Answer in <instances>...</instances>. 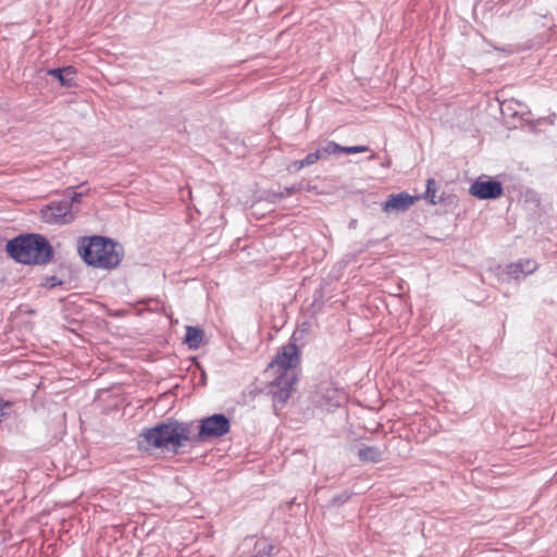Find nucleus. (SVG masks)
Here are the masks:
<instances>
[{"label": "nucleus", "instance_id": "3", "mask_svg": "<svg viewBox=\"0 0 557 557\" xmlns=\"http://www.w3.org/2000/svg\"><path fill=\"white\" fill-rule=\"evenodd\" d=\"M7 251L17 262L42 264L52 257V248L41 235L20 236L7 244Z\"/></svg>", "mask_w": 557, "mask_h": 557}, {"label": "nucleus", "instance_id": "4", "mask_svg": "<svg viewBox=\"0 0 557 557\" xmlns=\"http://www.w3.org/2000/svg\"><path fill=\"white\" fill-rule=\"evenodd\" d=\"M78 249L84 261L96 268L112 269L121 262L120 247L100 236L82 239Z\"/></svg>", "mask_w": 557, "mask_h": 557}, {"label": "nucleus", "instance_id": "17", "mask_svg": "<svg viewBox=\"0 0 557 557\" xmlns=\"http://www.w3.org/2000/svg\"><path fill=\"white\" fill-rule=\"evenodd\" d=\"M330 395V399L333 400V406H338L341 404V400H342V396L338 395V393L335 391V389H329L327 391Z\"/></svg>", "mask_w": 557, "mask_h": 557}, {"label": "nucleus", "instance_id": "12", "mask_svg": "<svg viewBox=\"0 0 557 557\" xmlns=\"http://www.w3.org/2000/svg\"><path fill=\"white\" fill-rule=\"evenodd\" d=\"M360 460L367 462H379L382 460V451L374 446L360 448L358 451Z\"/></svg>", "mask_w": 557, "mask_h": 557}, {"label": "nucleus", "instance_id": "24", "mask_svg": "<svg viewBox=\"0 0 557 557\" xmlns=\"http://www.w3.org/2000/svg\"><path fill=\"white\" fill-rule=\"evenodd\" d=\"M82 193H83V196L88 195V190H83Z\"/></svg>", "mask_w": 557, "mask_h": 557}, {"label": "nucleus", "instance_id": "21", "mask_svg": "<svg viewBox=\"0 0 557 557\" xmlns=\"http://www.w3.org/2000/svg\"><path fill=\"white\" fill-rule=\"evenodd\" d=\"M331 148L333 149L334 154L338 153V152H343V149H345V147H343V146H341V145H338V144H336L334 141L332 143Z\"/></svg>", "mask_w": 557, "mask_h": 557}, {"label": "nucleus", "instance_id": "9", "mask_svg": "<svg viewBox=\"0 0 557 557\" xmlns=\"http://www.w3.org/2000/svg\"><path fill=\"white\" fill-rule=\"evenodd\" d=\"M47 74L55 77L63 87H73L76 85V70L73 66H65L62 69H51Z\"/></svg>", "mask_w": 557, "mask_h": 557}, {"label": "nucleus", "instance_id": "14", "mask_svg": "<svg viewBox=\"0 0 557 557\" xmlns=\"http://www.w3.org/2000/svg\"><path fill=\"white\" fill-rule=\"evenodd\" d=\"M321 152H319V150H315L314 152H310L306 156V158L304 159L305 161V164L307 166L311 165V164H314L317 161L321 160Z\"/></svg>", "mask_w": 557, "mask_h": 557}, {"label": "nucleus", "instance_id": "1", "mask_svg": "<svg viewBox=\"0 0 557 557\" xmlns=\"http://www.w3.org/2000/svg\"><path fill=\"white\" fill-rule=\"evenodd\" d=\"M299 363L298 347L294 343L284 345L265 370L270 380V393L276 404L284 405L296 382V367Z\"/></svg>", "mask_w": 557, "mask_h": 557}, {"label": "nucleus", "instance_id": "16", "mask_svg": "<svg viewBox=\"0 0 557 557\" xmlns=\"http://www.w3.org/2000/svg\"><path fill=\"white\" fill-rule=\"evenodd\" d=\"M332 143H333V141H329L325 146H323L322 148L318 149V150H319V152H321V158H322V159L327 158L330 154H334V151H333V149L331 148Z\"/></svg>", "mask_w": 557, "mask_h": 557}, {"label": "nucleus", "instance_id": "5", "mask_svg": "<svg viewBox=\"0 0 557 557\" xmlns=\"http://www.w3.org/2000/svg\"><path fill=\"white\" fill-rule=\"evenodd\" d=\"M230 420L224 414H213L201 420L200 429L195 441L202 442L220 437L230 431Z\"/></svg>", "mask_w": 557, "mask_h": 557}, {"label": "nucleus", "instance_id": "11", "mask_svg": "<svg viewBox=\"0 0 557 557\" xmlns=\"http://www.w3.org/2000/svg\"><path fill=\"white\" fill-rule=\"evenodd\" d=\"M203 337V332L199 327L196 326H187L185 342L191 349L199 348Z\"/></svg>", "mask_w": 557, "mask_h": 557}, {"label": "nucleus", "instance_id": "22", "mask_svg": "<svg viewBox=\"0 0 557 557\" xmlns=\"http://www.w3.org/2000/svg\"><path fill=\"white\" fill-rule=\"evenodd\" d=\"M295 191V187L286 188V194L292 195Z\"/></svg>", "mask_w": 557, "mask_h": 557}, {"label": "nucleus", "instance_id": "6", "mask_svg": "<svg viewBox=\"0 0 557 557\" xmlns=\"http://www.w3.org/2000/svg\"><path fill=\"white\" fill-rule=\"evenodd\" d=\"M40 215L49 224H69L75 219L69 201H52L40 210Z\"/></svg>", "mask_w": 557, "mask_h": 557}, {"label": "nucleus", "instance_id": "19", "mask_svg": "<svg viewBox=\"0 0 557 557\" xmlns=\"http://www.w3.org/2000/svg\"><path fill=\"white\" fill-rule=\"evenodd\" d=\"M305 166H307V165L305 164L304 159L302 160H297V161L292 162V164L289 165V170H292V171H299V170H301Z\"/></svg>", "mask_w": 557, "mask_h": 557}, {"label": "nucleus", "instance_id": "10", "mask_svg": "<svg viewBox=\"0 0 557 557\" xmlns=\"http://www.w3.org/2000/svg\"><path fill=\"white\" fill-rule=\"evenodd\" d=\"M537 268V263L534 260L527 259L512 263L508 267V273L515 278H519L520 274L525 276L533 273Z\"/></svg>", "mask_w": 557, "mask_h": 557}, {"label": "nucleus", "instance_id": "13", "mask_svg": "<svg viewBox=\"0 0 557 557\" xmlns=\"http://www.w3.org/2000/svg\"><path fill=\"white\" fill-rule=\"evenodd\" d=\"M436 194V182L434 178H429L426 182V190L424 194V198L432 205H435L437 201L435 200Z\"/></svg>", "mask_w": 557, "mask_h": 557}, {"label": "nucleus", "instance_id": "7", "mask_svg": "<svg viewBox=\"0 0 557 557\" xmlns=\"http://www.w3.org/2000/svg\"><path fill=\"white\" fill-rule=\"evenodd\" d=\"M503 193L504 189L499 182L484 177L476 178L469 187V194L478 199H496Z\"/></svg>", "mask_w": 557, "mask_h": 557}, {"label": "nucleus", "instance_id": "23", "mask_svg": "<svg viewBox=\"0 0 557 557\" xmlns=\"http://www.w3.org/2000/svg\"><path fill=\"white\" fill-rule=\"evenodd\" d=\"M70 190L71 188H66V190L64 191L65 195H69L70 194Z\"/></svg>", "mask_w": 557, "mask_h": 557}, {"label": "nucleus", "instance_id": "2", "mask_svg": "<svg viewBox=\"0 0 557 557\" xmlns=\"http://www.w3.org/2000/svg\"><path fill=\"white\" fill-rule=\"evenodd\" d=\"M188 441V425L174 421L160 423L153 428L144 430L139 435L138 446L144 450L162 448L177 451V449Z\"/></svg>", "mask_w": 557, "mask_h": 557}, {"label": "nucleus", "instance_id": "8", "mask_svg": "<svg viewBox=\"0 0 557 557\" xmlns=\"http://www.w3.org/2000/svg\"><path fill=\"white\" fill-rule=\"evenodd\" d=\"M418 199V196H411L408 193L392 194L382 205V210L387 214L405 212L411 208Z\"/></svg>", "mask_w": 557, "mask_h": 557}, {"label": "nucleus", "instance_id": "20", "mask_svg": "<svg viewBox=\"0 0 557 557\" xmlns=\"http://www.w3.org/2000/svg\"><path fill=\"white\" fill-rule=\"evenodd\" d=\"M82 197H83V193L73 191L71 195V201L69 202V203H71V208L73 207V205L79 203L82 201Z\"/></svg>", "mask_w": 557, "mask_h": 557}, {"label": "nucleus", "instance_id": "15", "mask_svg": "<svg viewBox=\"0 0 557 557\" xmlns=\"http://www.w3.org/2000/svg\"><path fill=\"white\" fill-rule=\"evenodd\" d=\"M369 150L368 146H348L343 149L344 153L350 154V153H359V152H366Z\"/></svg>", "mask_w": 557, "mask_h": 557}, {"label": "nucleus", "instance_id": "18", "mask_svg": "<svg viewBox=\"0 0 557 557\" xmlns=\"http://www.w3.org/2000/svg\"><path fill=\"white\" fill-rule=\"evenodd\" d=\"M11 404L9 401L0 400V422L8 414L5 409L10 408Z\"/></svg>", "mask_w": 557, "mask_h": 557}]
</instances>
